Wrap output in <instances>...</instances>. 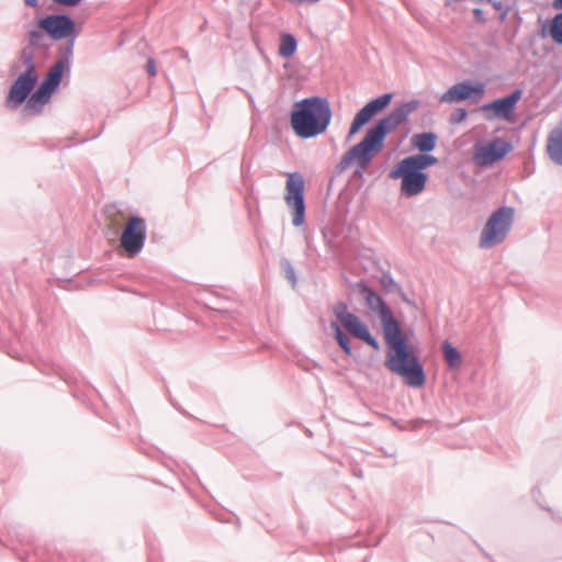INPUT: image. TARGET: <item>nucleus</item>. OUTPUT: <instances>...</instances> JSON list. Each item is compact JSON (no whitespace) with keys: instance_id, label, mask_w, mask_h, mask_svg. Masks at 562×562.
I'll return each instance as SVG.
<instances>
[{"instance_id":"nucleus-38","label":"nucleus","mask_w":562,"mask_h":562,"mask_svg":"<svg viewBox=\"0 0 562 562\" xmlns=\"http://www.w3.org/2000/svg\"><path fill=\"white\" fill-rule=\"evenodd\" d=\"M492 140L498 142V140H502V138L501 137H495Z\"/></svg>"},{"instance_id":"nucleus-27","label":"nucleus","mask_w":562,"mask_h":562,"mask_svg":"<svg viewBox=\"0 0 562 562\" xmlns=\"http://www.w3.org/2000/svg\"><path fill=\"white\" fill-rule=\"evenodd\" d=\"M20 75L29 79H32L33 81L38 83L40 76L36 69V65L24 68V70Z\"/></svg>"},{"instance_id":"nucleus-4","label":"nucleus","mask_w":562,"mask_h":562,"mask_svg":"<svg viewBox=\"0 0 562 562\" xmlns=\"http://www.w3.org/2000/svg\"><path fill=\"white\" fill-rule=\"evenodd\" d=\"M72 59L70 45L65 47L63 53H58L57 60L48 68L43 80L23 106V114L40 115L43 113L45 105L59 89L63 78L70 76Z\"/></svg>"},{"instance_id":"nucleus-21","label":"nucleus","mask_w":562,"mask_h":562,"mask_svg":"<svg viewBox=\"0 0 562 562\" xmlns=\"http://www.w3.org/2000/svg\"><path fill=\"white\" fill-rule=\"evenodd\" d=\"M331 329L334 330L335 338L339 345V347L344 350L347 356L351 355L350 340L348 336L342 331L340 325L336 322H331Z\"/></svg>"},{"instance_id":"nucleus-6","label":"nucleus","mask_w":562,"mask_h":562,"mask_svg":"<svg viewBox=\"0 0 562 562\" xmlns=\"http://www.w3.org/2000/svg\"><path fill=\"white\" fill-rule=\"evenodd\" d=\"M36 27L45 32L48 38L53 41L66 42L60 44L57 53L70 45V52L74 54L76 38L79 35L76 21L66 13H53L36 20Z\"/></svg>"},{"instance_id":"nucleus-35","label":"nucleus","mask_w":562,"mask_h":562,"mask_svg":"<svg viewBox=\"0 0 562 562\" xmlns=\"http://www.w3.org/2000/svg\"><path fill=\"white\" fill-rule=\"evenodd\" d=\"M99 136H100V133H97V134H93L91 136L83 137L80 140H87V142L95 140Z\"/></svg>"},{"instance_id":"nucleus-30","label":"nucleus","mask_w":562,"mask_h":562,"mask_svg":"<svg viewBox=\"0 0 562 562\" xmlns=\"http://www.w3.org/2000/svg\"><path fill=\"white\" fill-rule=\"evenodd\" d=\"M146 71L150 77L156 76L157 69H156V61L153 57H149L146 61Z\"/></svg>"},{"instance_id":"nucleus-11","label":"nucleus","mask_w":562,"mask_h":562,"mask_svg":"<svg viewBox=\"0 0 562 562\" xmlns=\"http://www.w3.org/2000/svg\"><path fill=\"white\" fill-rule=\"evenodd\" d=\"M382 147L383 143H357L356 146L344 154L337 168L342 172L356 165L358 168L364 170Z\"/></svg>"},{"instance_id":"nucleus-12","label":"nucleus","mask_w":562,"mask_h":562,"mask_svg":"<svg viewBox=\"0 0 562 562\" xmlns=\"http://www.w3.org/2000/svg\"><path fill=\"white\" fill-rule=\"evenodd\" d=\"M146 239V226L143 218L132 216L123 229L121 245L128 256L134 257L140 252Z\"/></svg>"},{"instance_id":"nucleus-32","label":"nucleus","mask_w":562,"mask_h":562,"mask_svg":"<svg viewBox=\"0 0 562 562\" xmlns=\"http://www.w3.org/2000/svg\"><path fill=\"white\" fill-rule=\"evenodd\" d=\"M473 15L475 18V20L480 23H485L486 22V18L484 15V11L480 8H474L473 9Z\"/></svg>"},{"instance_id":"nucleus-19","label":"nucleus","mask_w":562,"mask_h":562,"mask_svg":"<svg viewBox=\"0 0 562 562\" xmlns=\"http://www.w3.org/2000/svg\"><path fill=\"white\" fill-rule=\"evenodd\" d=\"M441 350L445 361L447 362L450 369L458 370L461 368V353L458 351L456 347H453L449 341L446 340L441 345Z\"/></svg>"},{"instance_id":"nucleus-9","label":"nucleus","mask_w":562,"mask_h":562,"mask_svg":"<svg viewBox=\"0 0 562 562\" xmlns=\"http://www.w3.org/2000/svg\"><path fill=\"white\" fill-rule=\"evenodd\" d=\"M392 92L383 93L368 101L353 116L346 140H351L364 126H367L376 115L389 108L393 100Z\"/></svg>"},{"instance_id":"nucleus-26","label":"nucleus","mask_w":562,"mask_h":562,"mask_svg":"<svg viewBox=\"0 0 562 562\" xmlns=\"http://www.w3.org/2000/svg\"><path fill=\"white\" fill-rule=\"evenodd\" d=\"M468 116V111L464 108L456 109L450 115L451 123H460Z\"/></svg>"},{"instance_id":"nucleus-16","label":"nucleus","mask_w":562,"mask_h":562,"mask_svg":"<svg viewBox=\"0 0 562 562\" xmlns=\"http://www.w3.org/2000/svg\"><path fill=\"white\" fill-rule=\"evenodd\" d=\"M522 97L521 89H515L509 94L497 98L490 103L483 105L486 112L492 111L493 115L498 119L508 120L514 115L517 103Z\"/></svg>"},{"instance_id":"nucleus-33","label":"nucleus","mask_w":562,"mask_h":562,"mask_svg":"<svg viewBox=\"0 0 562 562\" xmlns=\"http://www.w3.org/2000/svg\"><path fill=\"white\" fill-rule=\"evenodd\" d=\"M82 0H53L56 4L59 5H66V7H76L78 5Z\"/></svg>"},{"instance_id":"nucleus-24","label":"nucleus","mask_w":562,"mask_h":562,"mask_svg":"<svg viewBox=\"0 0 562 562\" xmlns=\"http://www.w3.org/2000/svg\"><path fill=\"white\" fill-rule=\"evenodd\" d=\"M20 60L24 68L35 65V52L29 48H22L20 52Z\"/></svg>"},{"instance_id":"nucleus-17","label":"nucleus","mask_w":562,"mask_h":562,"mask_svg":"<svg viewBox=\"0 0 562 562\" xmlns=\"http://www.w3.org/2000/svg\"><path fill=\"white\" fill-rule=\"evenodd\" d=\"M47 35L45 34V32H43L42 30H40L38 27L35 29V30H31L29 33H27V44L26 46H24V48H29L31 50H36V49H43V50H47L50 48V44L46 42V37Z\"/></svg>"},{"instance_id":"nucleus-1","label":"nucleus","mask_w":562,"mask_h":562,"mask_svg":"<svg viewBox=\"0 0 562 562\" xmlns=\"http://www.w3.org/2000/svg\"><path fill=\"white\" fill-rule=\"evenodd\" d=\"M357 289L367 306L378 314L382 324L384 339L390 348L386 353L385 367L392 373L402 376L408 386H423L426 380L423 366L419 363L413 347L407 344L403 336L400 323L393 316L392 310L382 296L366 283H358Z\"/></svg>"},{"instance_id":"nucleus-39","label":"nucleus","mask_w":562,"mask_h":562,"mask_svg":"<svg viewBox=\"0 0 562 562\" xmlns=\"http://www.w3.org/2000/svg\"><path fill=\"white\" fill-rule=\"evenodd\" d=\"M65 140L71 142V140H74V138L72 137H67Z\"/></svg>"},{"instance_id":"nucleus-18","label":"nucleus","mask_w":562,"mask_h":562,"mask_svg":"<svg viewBox=\"0 0 562 562\" xmlns=\"http://www.w3.org/2000/svg\"><path fill=\"white\" fill-rule=\"evenodd\" d=\"M547 27L549 34L557 45H562V12L557 13L548 23L542 26V35H546Z\"/></svg>"},{"instance_id":"nucleus-3","label":"nucleus","mask_w":562,"mask_h":562,"mask_svg":"<svg viewBox=\"0 0 562 562\" xmlns=\"http://www.w3.org/2000/svg\"><path fill=\"white\" fill-rule=\"evenodd\" d=\"M333 111L327 98L313 95L294 102L290 123L302 139L317 137L325 133L331 122Z\"/></svg>"},{"instance_id":"nucleus-31","label":"nucleus","mask_w":562,"mask_h":562,"mask_svg":"<svg viewBox=\"0 0 562 562\" xmlns=\"http://www.w3.org/2000/svg\"><path fill=\"white\" fill-rule=\"evenodd\" d=\"M381 283L385 289H391L392 286H396V283L391 276L384 274L381 279Z\"/></svg>"},{"instance_id":"nucleus-15","label":"nucleus","mask_w":562,"mask_h":562,"mask_svg":"<svg viewBox=\"0 0 562 562\" xmlns=\"http://www.w3.org/2000/svg\"><path fill=\"white\" fill-rule=\"evenodd\" d=\"M36 86L37 82L19 75L9 89L5 100L7 106L9 109H18L23 104L25 105L35 91Z\"/></svg>"},{"instance_id":"nucleus-28","label":"nucleus","mask_w":562,"mask_h":562,"mask_svg":"<svg viewBox=\"0 0 562 562\" xmlns=\"http://www.w3.org/2000/svg\"><path fill=\"white\" fill-rule=\"evenodd\" d=\"M547 140H562V121L550 132Z\"/></svg>"},{"instance_id":"nucleus-2","label":"nucleus","mask_w":562,"mask_h":562,"mask_svg":"<svg viewBox=\"0 0 562 562\" xmlns=\"http://www.w3.org/2000/svg\"><path fill=\"white\" fill-rule=\"evenodd\" d=\"M419 105L420 101L416 99L398 104L372 123L361 140H385L392 133L395 134L393 140H437L435 132L422 131L420 125L411 117Z\"/></svg>"},{"instance_id":"nucleus-22","label":"nucleus","mask_w":562,"mask_h":562,"mask_svg":"<svg viewBox=\"0 0 562 562\" xmlns=\"http://www.w3.org/2000/svg\"><path fill=\"white\" fill-rule=\"evenodd\" d=\"M547 151L552 161L562 166V143H548Z\"/></svg>"},{"instance_id":"nucleus-7","label":"nucleus","mask_w":562,"mask_h":562,"mask_svg":"<svg viewBox=\"0 0 562 562\" xmlns=\"http://www.w3.org/2000/svg\"><path fill=\"white\" fill-rule=\"evenodd\" d=\"M513 220L514 210L509 206L494 211L481 232L480 247L488 249L501 244L510 231Z\"/></svg>"},{"instance_id":"nucleus-25","label":"nucleus","mask_w":562,"mask_h":562,"mask_svg":"<svg viewBox=\"0 0 562 562\" xmlns=\"http://www.w3.org/2000/svg\"><path fill=\"white\" fill-rule=\"evenodd\" d=\"M492 7L499 11L501 14H499V20L503 22L506 20L507 18V14H508V11H509V8L507 5H505L501 0H491L488 1Z\"/></svg>"},{"instance_id":"nucleus-23","label":"nucleus","mask_w":562,"mask_h":562,"mask_svg":"<svg viewBox=\"0 0 562 562\" xmlns=\"http://www.w3.org/2000/svg\"><path fill=\"white\" fill-rule=\"evenodd\" d=\"M280 265L284 273V277L291 282L292 286L294 288L296 285L297 279L293 266L285 258L281 260Z\"/></svg>"},{"instance_id":"nucleus-8","label":"nucleus","mask_w":562,"mask_h":562,"mask_svg":"<svg viewBox=\"0 0 562 562\" xmlns=\"http://www.w3.org/2000/svg\"><path fill=\"white\" fill-rule=\"evenodd\" d=\"M333 313L340 325L348 334L364 341L375 350L380 349L378 340L370 334L368 327L353 313L349 312L345 302H338L333 307Z\"/></svg>"},{"instance_id":"nucleus-10","label":"nucleus","mask_w":562,"mask_h":562,"mask_svg":"<svg viewBox=\"0 0 562 562\" xmlns=\"http://www.w3.org/2000/svg\"><path fill=\"white\" fill-rule=\"evenodd\" d=\"M284 201L293 211L292 224L296 227L305 222L304 179L300 173H290L286 179Z\"/></svg>"},{"instance_id":"nucleus-20","label":"nucleus","mask_w":562,"mask_h":562,"mask_svg":"<svg viewBox=\"0 0 562 562\" xmlns=\"http://www.w3.org/2000/svg\"><path fill=\"white\" fill-rule=\"evenodd\" d=\"M297 49V41L291 33H283L280 36L278 54L283 58H291Z\"/></svg>"},{"instance_id":"nucleus-36","label":"nucleus","mask_w":562,"mask_h":562,"mask_svg":"<svg viewBox=\"0 0 562 562\" xmlns=\"http://www.w3.org/2000/svg\"><path fill=\"white\" fill-rule=\"evenodd\" d=\"M552 5L555 9H562V0H553Z\"/></svg>"},{"instance_id":"nucleus-14","label":"nucleus","mask_w":562,"mask_h":562,"mask_svg":"<svg viewBox=\"0 0 562 562\" xmlns=\"http://www.w3.org/2000/svg\"><path fill=\"white\" fill-rule=\"evenodd\" d=\"M485 86L481 82L464 80L451 86L440 98L441 102H462L470 99H479L483 95Z\"/></svg>"},{"instance_id":"nucleus-13","label":"nucleus","mask_w":562,"mask_h":562,"mask_svg":"<svg viewBox=\"0 0 562 562\" xmlns=\"http://www.w3.org/2000/svg\"><path fill=\"white\" fill-rule=\"evenodd\" d=\"M513 150V143H475L473 161L479 167H488Z\"/></svg>"},{"instance_id":"nucleus-37","label":"nucleus","mask_w":562,"mask_h":562,"mask_svg":"<svg viewBox=\"0 0 562 562\" xmlns=\"http://www.w3.org/2000/svg\"><path fill=\"white\" fill-rule=\"evenodd\" d=\"M403 300H404V302L412 304V302L405 295H403Z\"/></svg>"},{"instance_id":"nucleus-5","label":"nucleus","mask_w":562,"mask_h":562,"mask_svg":"<svg viewBox=\"0 0 562 562\" xmlns=\"http://www.w3.org/2000/svg\"><path fill=\"white\" fill-rule=\"evenodd\" d=\"M439 162L438 158L430 154L411 155L400 160L389 173L391 179H401V192L407 198L420 194L428 180L425 169Z\"/></svg>"},{"instance_id":"nucleus-29","label":"nucleus","mask_w":562,"mask_h":562,"mask_svg":"<svg viewBox=\"0 0 562 562\" xmlns=\"http://www.w3.org/2000/svg\"><path fill=\"white\" fill-rule=\"evenodd\" d=\"M415 147L420 151L419 154H428L434 150L437 143H413Z\"/></svg>"},{"instance_id":"nucleus-34","label":"nucleus","mask_w":562,"mask_h":562,"mask_svg":"<svg viewBox=\"0 0 562 562\" xmlns=\"http://www.w3.org/2000/svg\"><path fill=\"white\" fill-rule=\"evenodd\" d=\"M24 3H25V5L31 7V8H36L38 4L37 0H24Z\"/></svg>"}]
</instances>
